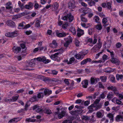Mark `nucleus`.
Segmentation results:
<instances>
[{
    "mask_svg": "<svg viewBox=\"0 0 123 123\" xmlns=\"http://www.w3.org/2000/svg\"><path fill=\"white\" fill-rule=\"evenodd\" d=\"M19 34L18 31L17 30H15L14 31L6 33L5 36L7 37L13 38L18 36Z\"/></svg>",
    "mask_w": 123,
    "mask_h": 123,
    "instance_id": "1",
    "label": "nucleus"
},
{
    "mask_svg": "<svg viewBox=\"0 0 123 123\" xmlns=\"http://www.w3.org/2000/svg\"><path fill=\"white\" fill-rule=\"evenodd\" d=\"M74 19V17L71 13H69L62 18V19L64 20L67 21L68 19L69 22L72 21Z\"/></svg>",
    "mask_w": 123,
    "mask_h": 123,
    "instance_id": "2",
    "label": "nucleus"
},
{
    "mask_svg": "<svg viewBox=\"0 0 123 123\" xmlns=\"http://www.w3.org/2000/svg\"><path fill=\"white\" fill-rule=\"evenodd\" d=\"M35 60H36L37 61L43 62L45 64L47 63L50 62V60L48 59H46V58L44 56L43 57H38L37 58H35Z\"/></svg>",
    "mask_w": 123,
    "mask_h": 123,
    "instance_id": "3",
    "label": "nucleus"
},
{
    "mask_svg": "<svg viewBox=\"0 0 123 123\" xmlns=\"http://www.w3.org/2000/svg\"><path fill=\"white\" fill-rule=\"evenodd\" d=\"M60 108H57L56 110L57 111L55 112L56 114H57L58 117L59 119H61L63 117L65 114V112L63 111H62L60 113H59Z\"/></svg>",
    "mask_w": 123,
    "mask_h": 123,
    "instance_id": "4",
    "label": "nucleus"
},
{
    "mask_svg": "<svg viewBox=\"0 0 123 123\" xmlns=\"http://www.w3.org/2000/svg\"><path fill=\"white\" fill-rule=\"evenodd\" d=\"M87 52L86 53L85 52L83 51L81 53L75 55L74 56L76 58L78 59H82L84 57V56L87 54Z\"/></svg>",
    "mask_w": 123,
    "mask_h": 123,
    "instance_id": "5",
    "label": "nucleus"
},
{
    "mask_svg": "<svg viewBox=\"0 0 123 123\" xmlns=\"http://www.w3.org/2000/svg\"><path fill=\"white\" fill-rule=\"evenodd\" d=\"M60 53H57L55 54L52 55L50 56V58L53 60L55 61H59L60 59L59 55Z\"/></svg>",
    "mask_w": 123,
    "mask_h": 123,
    "instance_id": "6",
    "label": "nucleus"
},
{
    "mask_svg": "<svg viewBox=\"0 0 123 123\" xmlns=\"http://www.w3.org/2000/svg\"><path fill=\"white\" fill-rule=\"evenodd\" d=\"M6 24L9 26L14 27H16V25L15 23L10 20H8L6 22Z\"/></svg>",
    "mask_w": 123,
    "mask_h": 123,
    "instance_id": "7",
    "label": "nucleus"
},
{
    "mask_svg": "<svg viewBox=\"0 0 123 123\" xmlns=\"http://www.w3.org/2000/svg\"><path fill=\"white\" fill-rule=\"evenodd\" d=\"M79 10L80 12H83L84 14L89 13L91 12V9L87 7L81 8Z\"/></svg>",
    "mask_w": 123,
    "mask_h": 123,
    "instance_id": "8",
    "label": "nucleus"
},
{
    "mask_svg": "<svg viewBox=\"0 0 123 123\" xmlns=\"http://www.w3.org/2000/svg\"><path fill=\"white\" fill-rule=\"evenodd\" d=\"M102 46V44L97 43L92 48V50L94 52H95L99 50Z\"/></svg>",
    "mask_w": 123,
    "mask_h": 123,
    "instance_id": "9",
    "label": "nucleus"
},
{
    "mask_svg": "<svg viewBox=\"0 0 123 123\" xmlns=\"http://www.w3.org/2000/svg\"><path fill=\"white\" fill-rule=\"evenodd\" d=\"M107 89L108 90H110L114 92V93L117 96L119 93L118 91L115 87L112 86H110L107 87Z\"/></svg>",
    "mask_w": 123,
    "mask_h": 123,
    "instance_id": "10",
    "label": "nucleus"
},
{
    "mask_svg": "<svg viewBox=\"0 0 123 123\" xmlns=\"http://www.w3.org/2000/svg\"><path fill=\"white\" fill-rule=\"evenodd\" d=\"M13 51L15 53L17 54L21 51V49L20 47L14 46L12 48Z\"/></svg>",
    "mask_w": 123,
    "mask_h": 123,
    "instance_id": "11",
    "label": "nucleus"
},
{
    "mask_svg": "<svg viewBox=\"0 0 123 123\" xmlns=\"http://www.w3.org/2000/svg\"><path fill=\"white\" fill-rule=\"evenodd\" d=\"M59 6V4L57 2L54 3L52 5V9L53 11H55L58 9Z\"/></svg>",
    "mask_w": 123,
    "mask_h": 123,
    "instance_id": "12",
    "label": "nucleus"
},
{
    "mask_svg": "<svg viewBox=\"0 0 123 123\" xmlns=\"http://www.w3.org/2000/svg\"><path fill=\"white\" fill-rule=\"evenodd\" d=\"M68 7L70 9H73L75 7V2L72 0L69 2L68 4Z\"/></svg>",
    "mask_w": 123,
    "mask_h": 123,
    "instance_id": "13",
    "label": "nucleus"
},
{
    "mask_svg": "<svg viewBox=\"0 0 123 123\" xmlns=\"http://www.w3.org/2000/svg\"><path fill=\"white\" fill-rule=\"evenodd\" d=\"M50 46L53 48H56L57 46V43L56 41L55 40H53L52 43L49 45Z\"/></svg>",
    "mask_w": 123,
    "mask_h": 123,
    "instance_id": "14",
    "label": "nucleus"
},
{
    "mask_svg": "<svg viewBox=\"0 0 123 123\" xmlns=\"http://www.w3.org/2000/svg\"><path fill=\"white\" fill-rule=\"evenodd\" d=\"M115 120L117 122H119L123 121V116L120 115H117L115 117Z\"/></svg>",
    "mask_w": 123,
    "mask_h": 123,
    "instance_id": "15",
    "label": "nucleus"
},
{
    "mask_svg": "<svg viewBox=\"0 0 123 123\" xmlns=\"http://www.w3.org/2000/svg\"><path fill=\"white\" fill-rule=\"evenodd\" d=\"M56 36L60 37H63L67 35L66 33L64 32H62V33H60L58 32H56Z\"/></svg>",
    "mask_w": 123,
    "mask_h": 123,
    "instance_id": "16",
    "label": "nucleus"
},
{
    "mask_svg": "<svg viewBox=\"0 0 123 123\" xmlns=\"http://www.w3.org/2000/svg\"><path fill=\"white\" fill-rule=\"evenodd\" d=\"M77 31V35L79 37H80L84 34V31L79 28L78 29Z\"/></svg>",
    "mask_w": 123,
    "mask_h": 123,
    "instance_id": "17",
    "label": "nucleus"
},
{
    "mask_svg": "<svg viewBox=\"0 0 123 123\" xmlns=\"http://www.w3.org/2000/svg\"><path fill=\"white\" fill-rule=\"evenodd\" d=\"M111 61L112 63L115 64L116 65H118L119 64V60L116 58L112 57L111 60Z\"/></svg>",
    "mask_w": 123,
    "mask_h": 123,
    "instance_id": "18",
    "label": "nucleus"
},
{
    "mask_svg": "<svg viewBox=\"0 0 123 123\" xmlns=\"http://www.w3.org/2000/svg\"><path fill=\"white\" fill-rule=\"evenodd\" d=\"M82 84V87L84 88H86L87 87V86L88 85V82L87 80H85L83 81Z\"/></svg>",
    "mask_w": 123,
    "mask_h": 123,
    "instance_id": "19",
    "label": "nucleus"
},
{
    "mask_svg": "<svg viewBox=\"0 0 123 123\" xmlns=\"http://www.w3.org/2000/svg\"><path fill=\"white\" fill-rule=\"evenodd\" d=\"M43 93H44V95L49 96L51 93L52 91L48 89H46L44 90Z\"/></svg>",
    "mask_w": 123,
    "mask_h": 123,
    "instance_id": "20",
    "label": "nucleus"
},
{
    "mask_svg": "<svg viewBox=\"0 0 123 123\" xmlns=\"http://www.w3.org/2000/svg\"><path fill=\"white\" fill-rule=\"evenodd\" d=\"M88 61H89V62H91V59L90 58H87L83 60V61L81 62V65H82L86 64Z\"/></svg>",
    "mask_w": 123,
    "mask_h": 123,
    "instance_id": "21",
    "label": "nucleus"
},
{
    "mask_svg": "<svg viewBox=\"0 0 123 123\" xmlns=\"http://www.w3.org/2000/svg\"><path fill=\"white\" fill-rule=\"evenodd\" d=\"M94 28L98 30H100L102 28L101 23H98L97 25L95 26Z\"/></svg>",
    "mask_w": 123,
    "mask_h": 123,
    "instance_id": "22",
    "label": "nucleus"
},
{
    "mask_svg": "<svg viewBox=\"0 0 123 123\" xmlns=\"http://www.w3.org/2000/svg\"><path fill=\"white\" fill-rule=\"evenodd\" d=\"M19 120V118H15L10 120L8 122L9 123H16Z\"/></svg>",
    "mask_w": 123,
    "mask_h": 123,
    "instance_id": "23",
    "label": "nucleus"
},
{
    "mask_svg": "<svg viewBox=\"0 0 123 123\" xmlns=\"http://www.w3.org/2000/svg\"><path fill=\"white\" fill-rule=\"evenodd\" d=\"M90 81L91 84L93 85L97 82V79L94 77H92L91 78Z\"/></svg>",
    "mask_w": 123,
    "mask_h": 123,
    "instance_id": "24",
    "label": "nucleus"
},
{
    "mask_svg": "<svg viewBox=\"0 0 123 123\" xmlns=\"http://www.w3.org/2000/svg\"><path fill=\"white\" fill-rule=\"evenodd\" d=\"M104 111L103 110H101L97 112L96 113L97 117L98 118L101 117L102 116V113H103Z\"/></svg>",
    "mask_w": 123,
    "mask_h": 123,
    "instance_id": "25",
    "label": "nucleus"
},
{
    "mask_svg": "<svg viewBox=\"0 0 123 123\" xmlns=\"http://www.w3.org/2000/svg\"><path fill=\"white\" fill-rule=\"evenodd\" d=\"M94 105L92 104L88 108L89 110V113L92 112L95 110L93 109L95 106Z\"/></svg>",
    "mask_w": 123,
    "mask_h": 123,
    "instance_id": "26",
    "label": "nucleus"
},
{
    "mask_svg": "<svg viewBox=\"0 0 123 123\" xmlns=\"http://www.w3.org/2000/svg\"><path fill=\"white\" fill-rule=\"evenodd\" d=\"M106 116L110 119L111 122H113L114 116L112 113H109Z\"/></svg>",
    "mask_w": 123,
    "mask_h": 123,
    "instance_id": "27",
    "label": "nucleus"
},
{
    "mask_svg": "<svg viewBox=\"0 0 123 123\" xmlns=\"http://www.w3.org/2000/svg\"><path fill=\"white\" fill-rule=\"evenodd\" d=\"M38 100V99L37 96L36 95H34L30 99L31 101L32 102L37 101Z\"/></svg>",
    "mask_w": 123,
    "mask_h": 123,
    "instance_id": "28",
    "label": "nucleus"
},
{
    "mask_svg": "<svg viewBox=\"0 0 123 123\" xmlns=\"http://www.w3.org/2000/svg\"><path fill=\"white\" fill-rule=\"evenodd\" d=\"M44 93H43L39 92L37 94V97L38 99H42L43 98L44 96Z\"/></svg>",
    "mask_w": 123,
    "mask_h": 123,
    "instance_id": "29",
    "label": "nucleus"
},
{
    "mask_svg": "<svg viewBox=\"0 0 123 123\" xmlns=\"http://www.w3.org/2000/svg\"><path fill=\"white\" fill-rule=\"evenodd\" d=\"M26 55V54H22L21 55H18L16 57L18 61H20L22 60L23 57L25 56Z\"/></svg>",
    "mask_w": 123,
    "mask_h": 123,
    "instance_id": "30",
    "label": "nucleus"
},
{
    "mask_svg": "<svg viewBox=\"0 0 123 123\" xmlns=\"http://www.w3.org/2000/svg\"><path fill=\"white\" fill-rule=\"evenodd\" d=\"M102 105V104L101 103H99L98 104L96 105V106L94 107V108H95V110L97 111L99 109L101 108Z\"/></svg>",
    "mask_w": 123,
    "mask_h": 123,
    "instance_id": "31",
    "label": "nucleus"
},
{
    "mask_svg": "<svg viewBox=\"0 0 123 123\" xmlns=\"http://www.w3.org/2000/svg\"><path fill=\"white\" fill-rule=\"evenodd\" d=\"M70 30L73 35H75L76 34V31L74 27L73 26L71 27L70 28Z\"/></svg>",
    "mask_w": 123,
    "mask_h": 123,
    "instance_id": "32",
    "label": "nucleus"
},
{
    "mask_svg": "<svg viewBox=\"0 0 123 123\" xmlns=\"http://www.w3.org/2000/svg\"><path fill=\"white\" fill-rule=\"evenodd\" d=\"M111 5V2H107L106 3V7L108 9L111 10H112Z\"/></svg>",
    "mask_w": 123,
    "mask_h": 123,
    "instance_id": "33",
    "label": "nucleus"
},
{
    "mask_svg": "<svg viewBox=\"0 0 123 123\" xmlns=\"http://www.w3.org/2000/svg\"><path fill=\"white\" fill-rule=\"evenodd\" d=\"M37 105H35L34 106L33 109L35 110V111L37 112H39L42 111V109L41 108L37 107Z\"/></svg>",
    "mask_w": 123,
    "mask_h": 123,
    "instance_id": "34",
    "label": "nucleus"
},
{
    "mask_svg": "<svg viewBox=\"0 0 123 123\" xmlns=\"http://www.w3.org/2000/svg\"><path fill=\"white\" fill-rule=\"evenodd\" d=\"M33 6V4L31 3H29L28 4L25 6V8L26 9H30Z\"/></svg>",
    "mask_w": 123,
    "mask_h": 123,
    "instance_id": "35",
    "label": "nucleus"
},
{
    "mask_svg": "<svg viewBox=\"0 0 123 123\" xmlns=\"http://www.w3.org/2000/svg\"><path fill=\"white\" fill-rule=\"evenodd\" d=\"M107 92L105 91L103 92L100 95V98L103 99H104L106 97V95Z\"/></svg>",
    "mask_w": 123,
    "mask_h": 123,
    "instance_id": "36",
    "label": "nucleus"
},
{
    "mask_svg": "<svg viewBox=\"0 0 123 123\" xmlns=\"http://www.w3.org/2000/svg\"><path fill=\"white\" fill-rule=\"evenodd\" d=\"M44 111V113L48 114H51L52 113L51 110L49 108L45 109Z\"/></svg>",
    "mask_w": 123,
    "mask_h": 123,
    "instance_id": "37",
    "label": "nucleus"
},
{
    "mask_svg": "<svg viewBox=\"0 0 123 123\" xmlns=\"http://www.w3.org/2000/svg\"><path fill=\"white\" fill-rule=\"evenodd\" d=\"M116 79L117 80L122 79L123 78V75L122 74H117L116 75Z\"/></svg>",
    "mask_w": 123,
    "mask_h": 123,
    "instance_id": "38",
    "label": "nucleus"
},
{
    "mask_svg": "<svg viewBox=\"0 0 123 123\" xmlns=\"http://www.w3.org/2000/svg\"><path fill=\"white\" fill-rule=\"evenodd\" d=\"M116 104L118 105H123V103L120 100L118 99L117 98L116 99Z\"/></svg>",
    "mask_w": 123,
    "mask_h": 123,
    "instance_id": "39",
    "label": "nucleus"
},
{
    "mask_svg": "<svg viewBox=\"0 0 123 123\" xmlns=\"http://www.w3.org/2000/svg\"><path fill=\"white\" fill-rule=\"evenodd\" d=\"M22 16L19 15H15L12 18V19L13 20H15L20 18Z\"/></svg>",
    "mask_w": 123,
    "mask_h": 123,
    "instance_id": "40",
    "label": "nucleus"
},
{
    "mask_svg": "<svg viewBox=\"0 0 123 123\" xmlns=\"http://www.w3.org/2000/svg\"><path fill=\"white\" fill-rule=\"evenodd\" d=\"M40 21L38 19H37L35 22L36 26L37 27H39L40 26Z\"/></svg>",
    "mask_w": 123,
    "mask_h": 123,
    "instance_id": "41",
    "label": "nucleus"
},
{
    "mask_svg": "<svg viewBox=\"0 0 123 123\" xmlns=\"http://www.w3.org/2000/svg\"><path fill=\"white\" fill-rule=\"evenodd\" d=\"M71 42V40L70 39L69 40L66 41L64 44V46L67 47Z\"/></svg>",
    "mask_w": 123,
    "mask_h": 123,
    "instance_id": "42",
    "label": "nucleus"
},
{
    "mask_svg": "<svg viewBox=\"0 0 123 123\" xmlns=\"http://www.w3.org/2000/svg\"><path fill=\"white\" fill-rule=\"evenodd\" d=\"M19 97V95H17L16 96L12 97L11 100L12 101L14 102L16 101L18 99Z\"/></svg>",
    "mask_w": 123,
    "mask_h": 123,
    "instance_id": "43",
    "label": "nucleus"
},
{
    "mask_svg": "<svg viewBox=\"0 0 123 123\" xmlns=\"http://www.w3.org/2000/svg\"><path fill=\"white\" fill-rule=\"evenodd\" d=\"M113 95L112 93H109L107 94V98L109 100H110L111 99L113 98Z\"/></svg>",
    "mask_w": 123,
    "mask_h": 123,
    "instance_id": "44",
    "label": "nucleus"
},
{
    "mask_svg": "<svg viewBox=\"0 0 123 123\" xmlns=\"http://www.w3.org/2000/svg\"><path fill=\"white\" fill-rule=\"evenodd\" d=\"M68 26V23L67 22H65L62 25V27L63 29H66Z\"/></svg>",
    "mask_w": 123,
    "mask_h": 123,
    "instance_id": "45",
    "label": "nucleus"
},
{
    "mask_svg": "<svg viewBox=\"0 0 123 123\" xmlns=\"http://www.w3.org/2000/svg\"><path fill=\"white\" fill-rule=\"evenodd\" d=\"M75 60V59L74 57H72L70 58L68 62V64H70L73 63Z\"/></svg>",
    "mask_w": 123,
    "mask_h": 123,
    "instance_id": "46",
    "label": "nucleus"
},
{
    "mask_svg": "<svg viewBox=\"0 0 123 123\" xmlns=\"http://www.w3.org/2000/svg\"><path fill=\"white\" fill-rule=\"evenodd\" d=\"M101 81L103 82H105L107 80V77L105 76H102L100 77Z\"/></svg>",
    "mask_w": 123,
    "mask_h": 123,
    "instance_id": "47",
    "label": "nucleus"
},
{
    "mask_svg": "<svg viewBox=\"0 0 123 123\" xmlns=\"http://www.w3.org/2000/svg\"><path fill=\"white\" fill-rule=\"evenodd\" d=\"M94 20H95V21L96 22L99 23V17L97 16H95L93 18Z\"/></svg>",
    "mask_w": 123,
    "mask_h": 123,
    "instance_id": "48",
    "label": "nucleus"
},
{
    "mask_svg": "<svg viewBox=\"0 0 123 123\" xmlns=\"http://www.w3.org/2000/svg\"><path fill=\"white\" fill-rule=\"evenodd\" d=\"M120 108V106H117L116 107H113L112 108V109L115 111H117L119 110Z\"/></svg>",
    "mask_w": 123,
    "mask_h": 123,
    "instance_id": "49",
    "label": "nucleus"
},
{
    "mask_svg": "<svg viewBox=\"0 0 123 123\" xmlns=\"http://www.w3.org/2000/svg\"><path fill=\"white\" fill-rule=\"evenodd\" d=\"M107 21V19L106 18H104L102 19V23L103 24H105V25H104L103 26L105 27V26L107 25H105V24L106 23Z\"/></svg>",
    "mask_w": 123,
    "mask_h": 123,
    "instance_id": "50",
    "label": "nucleus"
},
{
    "mask_svg": "<svg viewBox=\"0 0 123 123\" xmlns=\"http://www.w3.org/2000/svg\"><path fill=\"white\" fill-rule=\"evenodd\" d=\"M100 100V98H99L98 99H96L95 101H94V104H92L93 105H94L95 106H96V105H97L99 103Z\"/></svg>",
    "mask_w": 123,
    "mask_h": 123,
    "instance_id": "51",
    "label": "nucleus"
},
{
    "mask_svg": "<svg viewBox=\"0 0 123 123\" xmlns=\"http://www.w3.org/2000/svg\"><path fill=\"white\" fill-rule=\"evenodd\" d=\"M113 71V70L110 68H108L105 71L107 73H110Z\"/></svg>",
    "mask_w": 123,
    "mask_h": 123,
    "instance_id": "52",
    "label": "nucleus"
},
{
    "mask_svg": "<svg viewBox=\"0 0 123 123\" xmlns=\"http://www.w3.org/2000/svg\"><path fill=\"white\" fill-rule=\"evenodd\" d=\"M78 110H77L74 111H70L71 114L72 115H76L78 113Z\"/></svg>",
    "mask_w": 123,
    "mask_h": 123,
    "instance_id": "53",
    "label": "nucleus"
},
{
    "mask_svg": "<svg viewBox=\"0 0 123 123\" xmlns=\"http://www.w3.org/2000/svg\"><path fill=\"white\" fill-rule=\"evenodd\" d=\"M36 120V119H31L30 118H27L26 120V121L28 122H34Z\"/></svg>",
    "mask_w": 123,
    "mask_h": 123,
    "instance_id": "54",
    "label": "nucleus"
},
{
    "mask_svg": "<svg viewBox=\"0 0 123 123\" xmlns=\"http://www.w3.org/2000/svg\"><path fill=\"white\" fill-rule=\"evenodd\" d=\"M58 73V71L55 70H51V74L53 75H56Z\"/></svg>",
    "mask_w": 123,
    "mask_h": 123,
    "instance_id": "55",
    "label": "nucleus"
},
{
    "mask_svg": "<svg viewBox=\"0 0 123 123\" xmlns=\"http://www.w3.org/2000/svg\"><path fill=\"white\" fill-rule=\"evenodd\" d=\"M80 43V42L77 39H75V44L78 47L79 46Z\"/></svg>",
    "mask_w": 123,
    "mask_h": 123,
    "instance_id": "56",
    "label": "nucleus"
},
{
    "mask_svg": "<svg viewBox=\"0 0 123 123\" xmlns=\"http://www.w3.org/2000/svg\"><path fill=\"white\" fill-rule=\"evenodd\" d=\"M98 86L99 88H104V87L103 86L102 83L101 82H98Z\"/></svg>",
    "mask_w": 123,
    "mask_h": 123,
    "instance_id": "57",
    "label": "nucleus"
},
{
    "mask_svg": "<svg viewBox=\"0 0 123 123\" xmlns=\"http://www.w3.org/2000/svg\"><path fill=\"white\" fill-rule=\"evenodd\" d=\"M110 79L111 81L112 82H114L115 81V78L113 76H110Z\"/></svg>",
    "mask_w": 123,
    "mask_h": 123,
    "instance_id": "58",
    "label": "nucleus"
},
{
    "mask_svg": "<svg viewBox=\"0 0 123 123\" xmlns=\"http://www.w3.org/2000/svg\"><path fill=\"white\" fill-rule=\"evenodd\" d=\"M33 64V63L31 62H30L27 63L26 66L28 67H32V65Z\"/></svg>",
    "mask_w": 123,
    "mask_h": 123,
    "instance_id": "59",
    "label": "nucleus"
},
{
    "mask_svg": "<svg viewBox=\"0 0 123 123\" xmlns=\"http://www.w3.org/2000/svg\"><path fill=\"white\" fill-rule=\"evenodd\" d=\"M122 45L120 43L118 42L116 43V46L117 48H118L121 47Z\"/></svg>",
    "mask_w": 123,
    "mask_h": 123,
    "instance_id": "60",
    "label": "nucleus"
},
{
    "mask_svg": "<svg viewBox=\"0 0 123 123\" xmlns=\"http://www.w3.org/2000/svg\"><path fill=\"white\" fill-rule=\"evenodd\" d=\"M74 119H75L76 120L79 121L80 120V118L79 117V116L78 115H77L76 116V117H73L72 118L71 120H74Z\"/></svg>",
    "mask_w": 123,
    "mask_h": 123,
    "instance_id": "61",
    "label": "nucleus"
},
{
    "mask_svg": "<svg viewBox=\"0 0 123 123\" xmlns=\"http://www.w3.org/2000/svg\"><path fill=\"white\" fill-rule=\"evenodd\" d=\"M95 2L93 1L92 0L89 3V4L90 6H91L94 5Z\"/></svg>",
    "mask_w": 123,
    "mask_h": 123,
    "instance_id": "62",
    "label": "nucleus"
},
{
    "mask_svg": "<svg viewBox=\"0 0 123 123\" xmlns=\"http://www.w3.org/2000/svg\"><path fill=\"white\" fill-rule=\"evenodd\" d=\"M81 19L82 21L85 22H86L87 21V19L84 17H81Z\"/></svg>",
    "mask_w": 123,
    "mask_h": 123,
    "instance_id": "63",
    "label": "nucleus"
},
{
    "mask_svg": "<svg viewBox=\"0 0 123 123\" xmlns=\"http://www.w3.org/2000/svg\"><path fill=\"white\" fill-rule=\"evenodd\" d=\"M64 82L65 84L67 85H68L69 84L68 80V79H65L64 80Z\"/></svg>",
    "mask_w": 123,
    "mask_h": 123,
    "instance_id": "64",
    "label": "nucleus"
}]
</instances>
